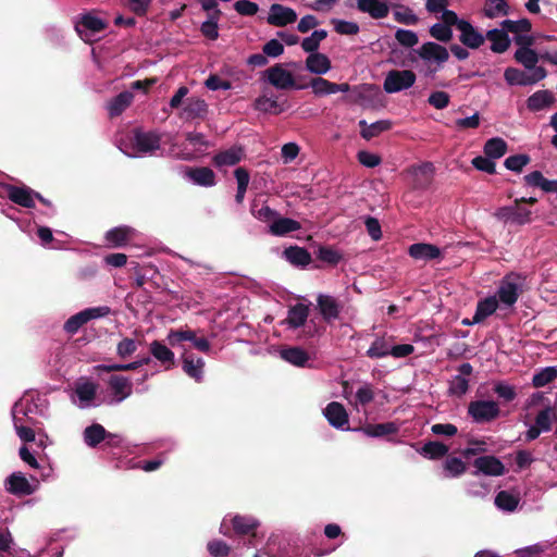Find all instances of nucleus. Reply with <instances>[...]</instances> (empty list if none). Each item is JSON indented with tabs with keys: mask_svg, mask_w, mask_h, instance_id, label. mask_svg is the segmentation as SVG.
<instances>
[{
	"mask_svg": "<svg viewBox=\"0 0 557 557\" xmlns=\"http://www.w3.org/2000/svg\"><path fill=\"white\" fill-rule=\"evenodd\" d=\"M259 527L258 520L249 516H240L236 515L227 521V519H223L220 525V533L225 536L231 537L232 532L234 531L237 535H250L249 544H252V539L257 536V528Z\"/></svg>",
	"mask_w": 557,
	"mask_h": 557,
	"instance_id": "nucleus-1",
	"label": "nucleus"
},
{
	"mask_svg": "<svg viewBox=\"0 0 557 557\" xmlns=\"http://www.w3.org/2000/svg\"><path fill=\"white\" fill-rule=\"evenodd\" d=\"M264 79L273 87L282 90L305 89L307 85H297L293 74L277 63L267 69L263 73Z\"/></svg>",
	"mask_w": 557,
	"mask_h": 557,
	"instance_id": "nucleus-2",
	"label": "nucleus"
},
{
	"mask_svg": "<svg viewBox=\"0 0 557 557\" xmlns=\"http://www.w3.org/2000/svg\"><path fill=\"white\" fill-rule=\"evenodd\" d=\"M416 78V73L411 70H392L386 74L383 88L387 94L399 92L410 88Z\"/></svg>",
	"mask_w": 557,
	"mask_h": 557,
	"instance_id": "nucleus-3",
	"label": "nucleus"
},
{
	"mask_svg": "<svg viewBox=\"0 0 557 557\" xmlns=\"http://www.w3.org/2000/svg\"><path fill=\"white\" fill-rule=\"evenodd\" d=\"M500 413L497 403L493 400H473L468 406V414L476 423L495 420Z\"/></svg>",
	"mask_w": 557,
	"mask_h": 557,
	"instance_id": "nucleus-4",
	"label": "nucleus"
},
{
	"mask_svg": "<svg viewBox=\"0 0 557 557\" xmlns=\"http://www.w3.org/2000/svg\"><path fill=\"white\" fill-rule=\"evenodd\" d=\"M473 467L475 471L473 475L482 473L488 476H500L506 473V468L502 460L493 455L481 456L474 459Z\"/></svg>",
	"mask_w": 557,
	"mask_h": 557,
	"instance_id": "nucleus-5",
	"label": "nucleus"
},
{
	"mask_svg": "<svg viewBox=\"0 0 557 557\" xmlns=\"http://www.w3.org/2000/svg\"><path fill=\"white\" fill-rule=\"evenodd\" d=\"M0 187L12 202L27 209L35 208L33 189L25 186L18 187L11 184H1Z\"/></svg>",
	"mask_w": 557,
	"mask_h": 557,
	"instance_id": "nucleus-6",
	"label": "nucleus"
},
{
	"mask_svg": "<svg viewBox=\"0 0 557 557\" xmlns=\"http://www.w3.org/2000/svg\"><path fill=\"white\" fill-rule=\"evenodd\" d=\"M317 308L322 319L327 324H332L339 318L342 305L331 295L319 294L317 297Z\"/></svg>",
	"mask_w": 557,
	"mask_h": 557,
	"instance_id": "nucleus-7",
	"label": "nucleus"
},
{
	"mask_svg": "<svg viewBox=\"0 0 557 557\" xmlns=\"http://www.w3.org/2000/svg\"><path fill=\"white\" fill-rule=\"evenodd\" d=\"M106 27L107 23L91 13L83 14L81 20L75 24V30L85 41L89 40V34L102 32Z\"/></svg>",
	"mask_w": 557,
	"mask_h": 557,
	"instance_id": "nucleus-8",
	"label": "nucleus"
},
{
	"mask_svg": "<svg viewBox=\"0 0 557 557\" xmlns=\"http://www.w3.org/2000/svg\"><path fill=\"white\" fill-rule=\"evenodd\" d=\"M161 136L157 132H134V146L138 152L152 153L160 149Z\"/></svg>",
	"mask_w": 557,
	"mask_h": 557,
	"instance_id": "nucleus-9",
	"label": "nucleus"
},
{
	"mask_svg": "<svg viewBox=\"0 0 557 557\" xmlns=\"http://www.w3.org/2000/svg\"><path fill=\"white\" fill-rule=\"evenodd\" d=\"M297 21V14L295 10L284 7L278 3H274L270 8V12L267 18V22L270 25L276 27H284L288 24L295 23Z\"/></svg>",
	"mask_w": 557,
	"mask_h": 557,
	"instance_id": "nucleus-10",
	"label": "nucleus"
},
{
	"mask_svg": "<svg viewBox=\"0 0 557 557\" xmlns=\"http://www.w3.org/2000/svg\"><path fill=\"white\" fill-rule=\"evenodd\" d=\"M513 277L517 278L518 276L515 274L506 275L497 290L499 301L508 307L513 306L519 298V285L512 281Z\"/></svg>",
	"mask_w": 557,
	"mask_h": 557,
	"instance_id": "nucleus-11",
	"label": "nucleus"
},
{
	"mask_svg": "<svg viewBox=\"0 0 557 557\" xmlns=\"http://www.w3.org/2000/svg\"><path fill=\"white\" fill-rule=\"evenodd\" d=\"M307 87H311L312 91L315 96H326L332 95L336 92H347L350 89V86L348 83L343 84H336L333 82H330L321 76L313 77L310 79L308 84H306Z\"/></svg>",
	"mask_w": 557,
	"mask_h": 557,
	"instance_id": "nucleus-12",
	"label": "nucleus"
},
{
	"mask_svg": "<svg viewBox=\"0 0 557 557\" xmlns=\"http://www.w3.org/2000/svg\"><path fill=\"white\" fill-rule=\"evenodd\" d=\"M414 52L424 61H435L438 64L445 63L449 59V52L444 47L433 41L423 44Z\"/></svg>",
	"mask_w": 557,
	"mask_h": 557,
	"instance_id": "nucleus-13",
	"label": "nucleus"
},
{
	"mask_svg": "<svg viewBox=\"0 0 557 557\" xmlns=\"http://www.w3.org/2000/svg\"><path fill=\"white\" fill-rule=\"evenodd\" d=\"M184 174L198 186L211 187L216 184L215 173L208 166H186Z\"/></svg>",
	"mask_w": 557,
	"mask_h": 557,
	"instance_id": "nucleus-14",
	"label": "nucleus"
},
{
	"mask_svg": "<svg viewBox=\"0 0 557 557\" xmlns=\"http://www.w3.org/2000/svg\"><path fill=\"white\" fill-rule=\"evenodd\" d=\"M408 253L414 260L432 261L443 258L442 250L433 244L416 243L409 246Z\"/></svg>",
	"mask_w": 557,
	"mask_h": 557,
	"instance_id": "nucleus-15",
	"label": "nucleus"
},
{
	"mask_svg": "<svg viewBox=\"0 0 557 557\" xmlns=\"http://www.w3.org/2000/svg\"><path fill=\"white\" fill-rule=\"evenodd\" d=\"M459 30L461 33L459 40L467 48L478 49L485 41V36L479 33L478 29L468 21L461 22L459 25Z\"/></svg>",
	"mask_w": 557,
	"mask_h": 557,
	"instance_id": "nucleus-16",
	"label": "nucleus"
},
{
	"mask_svg": "<svg viewBox=\"0 0 557 557\" xmlns=\"http://www.w3.org/2000/svg\"><path fill=\"white\" fill-rule=\"evenodd\" d=\"M5 490L16 496H28L35 491L29 481L21 472H14L7 478Z\"/></svg>",
	"mask_w": 557,
	"mask_h": 557,
	"instance_id": "nucleus-17",
	"label": "nucleus"
},
{
	"mask_svg": "<svg viewBox=\"0 0 557 557\" xmlns=\"http://www.w3.org/2000/svg\"><path fill=\"white\" fill-rule=\"evenodd\" d=\"M323 413L329 423L336 429H344L348 424V413L341 403H330L323 410Z\"/></svg>",
	"mask_w": 557,
	"mask_h": 557,
	"instance_id": "nucleus-18",
	"label": "nucleus"
},
{
	"mask_svg": "<svg viewBox=\"0 0 557 557\" xmlns=\"http://www.w3.org/2000/svg\"><path fill=\"white\" fill-rule=\"evenodd\" d=\"M134 235V228L123 225L109 230L104 238L110 247L120 248L127 245Z\"/></svg>",
	"mask_w": 557,
	"mask_h": 557,
	"instance_id": "nucleus-19",
	"label": "nucleus"
},
{
	"mask_svg": "<svg viewBox=\"0 0 557 557\" xmlns=\"http://www.w3.org/2000/svg\"><path fill=\"white\" fill-rule=\"evenodd\" d=\"M434 170V165L431 162H424L418 166L412 168V187L414 189L421 190L426 189L433 181Z\"/></svg>",
	"mask_w": 557,
	"mask_h": 557,
	"instance_id": "nucleus-20",
	"label": "nucleus"
},
{
	"mask_svg": "<svg viewBox=\"0 0 557 557\" xmlns=\"http://www.w3.org/2000/svg\"><path fill=\"white\" fill-rule=\"evenodd\" d=\"M287 100L278 102L273 96L263 92L253 101V109L262 113L280 114L286 110Z\"/></svg>",
	"mask_w": 557,
	"mask_h": 557,
	"instance_id": "nucleus-21",
	"label": "nucleus"
},
{
	"mask_svg": "<svg viewBox=\"0 0 557 557\" xmlns=\"http://www.w3.org/2000/svg\"><path fill=\"white\" fill-rule=\"evenodd\" d=\"M357 9L375 20L384 18L389 13L387 3L382 0H357Z\"/></svg>",
	"mask_w": 557,
	"mask_h": 557,
	"instance_id": "nucleus-22",
	"label": "nucleus"
},
{
	"mask_svg": "<svg viewBox=\"0 0 557 557\" xmlns=\"http://www.w3.org/2000/svg\"><path fill=\"white\" fill-rule=\"evenodd\" d=\"M134 95L128 91H122L115 97H113L107 103V110L110 119H114L120 116L133 102Z\"/></svg>",
	"mask_w": 557,
	"mask_h": 557,
	"instance_id": "nucleus-23",
	"label": "nucleus"
},
{
	"mask_svg": "<svg viewBox=\"0 0 557 557\" xmlns=\"http://www.w3.org/2000/svg\"><path fill=\"white\" fill-rule=\"evenodd\" d=\"M358 125L360 127L361 137L366 140H370L382 133L389 131L393 123L389 120H381L372 124H368L366 120H360Z\"/></svg>",
	"mask_w": 557,
	"mask_h": 557,
	"instance_id": "nucleus-24",
	"label": "nucleus"
},
{
	"mask_svg": "<svg viewBox=\"0 0 557 557\" xmlns=\"http://www.w3.org/2000/svg\"><path fill=\"white\" fill-rule=\"evenodd\" d=\"M485 39L492 42L491 50L495 53H504L510 47V38L507 32L502 28H493L486 32Z\"/></svg>",
	"mask_w": 557,
	"mask_h": 557,
	"instance_id": "nucleus-25",
	"label": "nucleus"
},
{
	"mask_svg": "<svg viewBox=\"0 0 557 557\" xmlns=\"http://www.w3.org/2000/svg\"><path fill=\"white\" fill-rule=\"evenodd\" d=\"M399 428L395 422H385L371 424L368 423L359 429L364 435L369 437H385L388 435H395Z\"/></svg>",
	"mask_w": 557,
	"mask_h": 557,
	"instance_id": "nucleus-26",
	"label": "nucleus"
},
{
	"mask_svg": "<svg viewBox=\"0 0 557 557\" xmlns=\"http://www.w3.org/2000/svg\"><path fill=\"white\" fill-rule=\"evenodd\" d=\"M332 67L331 60L327 55L315 52L311 53L306 59V69L313 74L322 75L327 73Z\"/></svg>",
	"mask_w": 557,
	"mask_h": 557,
	"instance_id": "nucleus-27",
	"label": "nucleus"
},
{
	"mask_svg": "<svg viewBox=\"0 0 557 557\" xmlns=\"http://www.w3.org/2000/svg\"><path fill=\"white\" fill-rule=\"evenodd\" d=\"M283 256L290 264L296 267H307L312 261L310 252L306 248L299 246H289L285 248Z\"/></svg>",
	"mask_w": 557,
	"mask_h": 557,
	"instance_id": "nucleus-28",
	"label": "nucleus"
},
{
	"mask_svg": "<svg viewBox=\"0 0 557 557\" xmlns=\"http://www.w3.org/2000/svg\"><path fill=\"white\" fill-rule=\"evenodd\" d=\"M109 437L117 436L107 432L106 429L99 423H94L87 426L84 431V441L89 447H96Z\"/></svg>",
	"mask_w": 557,
	"mask_h": 557,
	"instance_id": "nucleus-29",
	"label": "nucleus"
},
{
	"mask_svg": "<svg viewBox=\"0 0 557 557\" xmlns=\"http://www.w3.org/2000/svg\"><path fill=\"white\" fill-rule=\"evenodd\" d=\"M108 383L117 401L124 400L132 394V382L125 376L112 375Z\"/></svg>",
	"mask_w": 557,
	"mask_h": 557,
	"instance_id": "nucleus-30",
	"label": "nucleus"
},
{
	"mask_svg": "<svg viewBox=\"0 0 557 557\" xmlns=\"http://www.w3.org/2000/svg\"><path fill=\"white\" fill-rule=\"evenodd\" d=\"M205 366V361L195 357L194 354H184L183 355V370L184 372L199 382L202 379V368Z\"/></svg>",
	"mask_w": 557,
	"mask_h": 557,
	"instance_id": "nucleus-31",
	"label": "nucleus"
},
{
	"mask_svg": "<svg viewBox=\"0 0 557 557\" xmlns=\"http://www.w3.org/2000/svg\"><path fill=\"white\" fill-rule=\"evenodd\" d=\"M301 225L298 221L290 218L276 216L270 225V233L274 236H285L288 233L298 231Z\"/></svg>",
	"mask_w": 557,
	"mask_h": 557,
	"instance_id": "nucleus-32",
	"label": "nucleus"
},
{
	"mask_svg": "<svg viewBox=\"0 0 557 557\" xmlns=\"http://www.w3.org/2000/svg\"><path fill=\"white\" fill-rule=\"evenodd\" d=\"M555 101V96L549 90H537L527 100V107L530 111H540L549 107Z\"/></svg>",
	"mask_w": 557,
	"mask_h": 557,
	"instance_id": "nucleus-33",
	"label": "nucleus"
},
{
	"mask_svg": "<svg viewBox=\"0 0 557 557\" xmlns=\"http://www.w3.org/2000/svg\"><path fill=\"white\" fill-rule=\"evenodd\" d=\"M527 185L539 187L545 193H553L557 187V180H547L541 171H533L523 177Z\"/></svg>",
	"mask_w": 557,
	"mask_h": 557,
	"instance_id": "nucleus-34",
	"label": "nucleus"
},
{
	"mask_svg": "<svg viewBox=\"0 0 557 557\" xmlns=\"http://www.w3.org/2000/svg\"><path fill=\"white\" fill-rule=\"evenodd\" d=\"M309 315V307L302 304H297L289 308L286 318V323L290 329H299L305 325Z\"/></svg>",
	"mask_w": 557,
	"mask_h": 557,
	"instance_id": "nucleus-35",
	"label": "nucleus"
},
{
	"mask_svg": "<svg viewBox=\"0 0 557 557\" xmlns=\"http://www.w3.org/2000/svg\"><path fill=\"white\" fill-rule=\"evenodd\" d=\"M243 149L232 147L227 150L221 151L213 157V163L216 166H231L237 164L243 158Z\"/></svg>",
	"mask_w": 557,
	"mask_h": 557,
	"instance_id": "nucleus-36",
	"label": "nucleus"
},
{
	"mask_svg": "<svg viewBox=\"0 0 557 557\" xmlns=\"http://www.w3.org/2000/svg\"><path fill=\"white\" fill-rule=\"evenodd\" d=\"M151 355L161 363L165 364V369H170L174 366V352L164 344L159 341H153L150 344Z\"/></svg>",
	"mask_w": 557,
	"mask_h": 557,
	"instance_id": "nucleus-37",
	"label": "nucleus"
},
{
	"mask_svg": "<svg viewBox=\"0 0 557 557\" xmlns=\"http://www.w3.org/2000/svg\"><path fill=\"white\" fill-rule=\"evenodd\" d=\"M498 308V300L496 297H487L480 300L473 315V323H481L487 317L492 315Z\"/></svg>",
	"mask_w": 557,
	"mask_h": 557,
	"instance_id": "nucleus-38",
	"label": "nucleus"
},
{
	"mask_svg": "<svg viewBox=\"0 0 557 557\" xmlns=\"http://www.w3.org/2000/svg\"><path fill=\"white\" fill-rule=\"evenodd\" d=\"M449 451V447L437 441H429L424 443L419 453L432 460H437L445 457Z\"/></svg>",
	"mask_w": 557,
	"mask_h": 557,
	"instance_id": "nucleus-39",
	"label": "nucleus"
},
{
	"mask_svg": "<svg viewBox=\"0 0 557 557\" xmlns=\"http://www.w3.org/2000/svg\"><path fill=\"white\" fill-rule=\"evenodd\" d=\"M281 357L285 361H287L296 367H304L307 363V361L309 360L308 352L300 347H289V348L283 349L281 351Z\"/></svg>",
	"mask_w": 557,
	"mask_h": 557,
	"instance_id": "nucleus-40",
	"label": "nucleus"
},
{
	"mask_svg": "<svg viewBox=\"0 0 557 557\" xmlns=\"http://www.w3.org/2000/svg\"><path fill=\"white\" fill-rule=\"evenodd\" d=\"M507 143L500 137H493L486 140L484 145V153L488 158L499 159L507 152Z\"/></svg>",
	"mask_w": 557,
	"mask_h": 557,
	"instance_id": "nucleus-41",
	"label": "nucleus"
},
{
	"mask_svg": "<svg viewBox=\"0 0 557 557\" xmlns=\"http://www.w3.org/2000/svg\"><path fill=\"white\" fill-rule=\"evenodd\" d=\"M221 14H222V12L220 10H215L214 12L209 14V18L201 24L200 32L206 38H208L210 40L218 39V37H219L218 22L220 20Z\"/></svg>",
	"mask_w": 557,
	"mask_h": 557,
	"instance_id": "nucleus-42",
	"label": "nucleus"
},
{
	"mask_svg": "<svg viewBox=\"0 0 557 557\" xmlns=\"http://www.w3.org/2000/svg\"><path fill=\"white\" fill-rule=\"evenodd\" d=\"M234 176L237 181V191L235 195V201L237 205H242L245 199V194L249 184L250 175L245 168H237L234 171Z\"/></svg>",
	"mask_w": 557,
	"mask_h": 557,
	"instance_id": "nucleus-43",
	"label": "nucleus"
},
{
	"mask_svg": "<svg viewBox=\"0 0 557 557\" xmlns=\"http://www.w3.org/2000/svg\"><path fill=\"white\" fill-rule=\"evenodd\" d=\"M515 60L527 70H532L540 60L539 53L531 48L518 49L513 54Z\"/></svg>",
	"mask_w": 557,
	"mask_h": 557,
	"instance_id": "nucleus-44",
	"label": "nucleus"
},
{
	"mask_svg": "<svg viewBox=\"0 0 557 557\" xmlns=\"http://www.w3.org/2000/svg\"><path fill=\"white\" fill-rule=\"evenodd\" d=\"M504 78L509 86H530L529 74L517 67H507Z\"/></svg>",
	"mask_w": 557,
	"mask_h": 557,
	"instance_id": "nucleus-45",
	"label": "nucleus"
},
{
	"mask_svg": "<svg viewBox=\"0 0 557 557\" xmlns=\"http://www.w3.org/2000/svg\"><path fill=\"white\" fill-rule=\"evenodd\" d=\"M208 111V106L205 100L200 98H191L188 100L184 112L187 119L203 117Z\"/></svg>",
	"mask_w": 557,
	"mask_h": 557,
	"instance_id": "nucleus-46",
	"label": "nucleus"
},
{
	"mask_svg": "<svg viewBox=\"0 0 557 557\" xmlns=\"http://www.w3.org/2000/svg\"><path fill=\"white\" fill-rule=\"evenodd\" d=\"M327 37V32L324 29L314 30L309 37L301 41V48L308 53H315L320 47V42Z\"/></svg>",
	"mask_w": 557,
	"mask_h": 557,
	"instance_id": "nucleus-47",
	"label": "nucleus"
},
{
	"mask_svg": "<svg viewBox=\"0 0 557 557\" xmlns=\"http://www.w3.org/2000/svg\"><path fill=\"white\" fill-rule=\"evenodd\" d=\"M556 413L554 411V408L548 406L544 409H542L535 417V425L542 431V432H548L552 430L553 421L556 420Z\"/></svg>",
	"mask_w": 557,
	"mask_h": 557,
	"instance_id": "nucleus-48",
	"label": "nucleus"
},
{
	"mask_svg": "<svg viewBox=\"0 0 557 557\" xmlns=\"http://www.w3.org/2000/svg\"><path fill=\"white\" fill-rule=\"evenodd\" d=\"M557 377V369L555 367H546L536 372L532 377V385L536 388L543 387L552 383Z\"/></svg>",
	"mask_w": 557,
	"mask_h": 557,
	"instance_id": "nucleus-49",
	"label": "nucleus"
},
{
	"mask_svg": "<svg viewBox=\"0 0 557 557\" xmlns=\"http://www.w3.org/2000/svg\"><path fill=\"white\" fill-rule=\"evenodd\" d=\"M317 258L330 265H336L342 260V253L331 246H319L314 252Z\"/></svg>",
	"mask_w": 557,
	"mask_h": 557,
	"instance_id": "nucleus-50",
	"label": "nucleus"
},
{
	"mask_svg": "<svg viewBox=\"0 0 557 557\" xmlns=\"http://www.w3.org/2000/svg\"><path fill=\"white\" fill-rule=\"evenodd\" d=\"M509 5L506 0H487L484 9V14L488 18H494L498 15H507Z\"/></svg>",
	"mask_w": 557,
	"mask_h": 557,
	"instance_id": "nucleus-51",
	"label": "nucleus"
},
{
	"mask_svg": "<svg viewBox=\"0 0 557 557\" xmlns=\"http://www.w3.org/2000/svg\"><path fill=\"white\" fill-rule=\"evenodd\" d=\"M502 28L506 32L521 35V33H529L532 29V24L528 18H521L519 21L504 20L500 23Z\"/></svg>",
	"mask_w": 557,
	"mask_h": 557,
	"instance_id": "nucleus-52",
	"label": "nucleus"
},
{
	"mask_svg": "<svg viewBox=\"0 0 557 557\" xmlns=\"http://www.w3.org/2000/svg\"><path fill=\"white\" fill-rule=\"evenodd\" d=\"M519 504V498L507 491H500L495 497V505L506 511H513Z\"/></svg>",
	"mask_w": 557,
	"mask_h": 557,
	"instance_id": "nucleus-53",
	"label": "nucleus"
},
{
	"mask_svg": "<svg viewBox=\"0 0 557 557\" xmlns=\"http://www.w3.org/2000/svg\"><path fill=\"white\" fill-rule=\"evenodd\" d=\"M443 468L447 472L446 475L451 478L460 476L467 471L466 463L458 457H448Z\"/></svg>",
	"mask_w": 557,
	"mask_h": 557,
	"instance_id": "nucleus-54",
	"label": "nucleus"
},
{
	"mask_svg": "<svg viewBox=\"0 0 557 557\" xmlns=\"http://www.w3.org/2000/svg\"><path fill=\"white\" fill-rule=\"evenodd\" d=\"M391 346L384 338H376L367 350L366 355L371 359L383 358L389 355Z\"/></svg>",
	"mask_w": 557,
	"mask_h": 557,
	"instance_id": "nucleus-55",
	"label": "nucleus"
},
{
	"mask_svg": "<svg viewBox=\"0 0 557 557\" xmlns=\"http://www.w3.org/2000/svg\"><path fill=\"white\" fill-rule=\"evenodd\" d=\"M531 161L530 156L524 153L513 154L509 156L505 162L504 165L507 170L520 173L525 165H528Z\"/></svg>",
	"mask_w": 557,
	"mask_h": 557,
	"instance_id": "nucleus-56",
	"label": "nucleus"
},
{
	"mask_svg": "<svg viewBox=\"0 0 557 557\" xmlns=\"http://www.w3.org/2000/svg\"><path fill=\"white\" fill-rule=\"evenodd\" d=\"M190 339H194V331L189 329L170 330L166 336V341L172 347H176L181 345V343Z\"/></svg>",
	"mask_w": 557,
	"mask_h": 557,
	"instance_id": "nucleus-57",
	"label": "nucleus"
},
{
	"mask_svg": "<svg viewBox=\"0 0 557 557\" xmlns=\"http://www.w3.org/2000/svg\"><path fill=\"white\" fill-rule=\"evenodd\" d=\"M429 32L434 39L441 42H448L453 38L451 28L444 23H435L430 27Z\"/></svg>",
	"mask_w": 557,
	"mask_h": 557,
	"instance_id": "nucleus-58",
	"label": "nucleus"
},
{
	"mask_svg": "<svg viewBox=\"0 0 557 557\" xmlns=\"http://www.w3.org/2000/svg\"><path fill=\"white\" fill-rule=\"evenodd\" d=\"M250 211L256 219L262 222L274 221L278 215V213L269 206L263 205L261 208H258L257 201L252 202Z\"/></svg>",
	"mask_w": 557,
	"mask_h": 557,
	"instance_id": "nucleus-59",
	"label": "nucleus"
},
{
	"mask_svg": "<svg viewBox=\"0 0 557 557\" xmlns=\"http://www.w3.org/2000/svg\"><path fill=\"white\" fill-rule=\"evenodd\" d=\"M513 225L522 226L532 222V211L522 205H512Z\"/></svg>",
	"mask_w": 557,
	"mask_h": 557,
	"instance_id": "nucleus-60",
	"label": "nucleus"
},
{
	"mask_svg": "<svg viewBox=\"0 0 557 557\" xmlns=\"http://www.w3.org/2000/svg\"><path fill=\"white\" fill-rule=\"evenodd\" d=\"M468 389L469 381L461 375L454 376L453 380L449 382L448 392L450 395L460 397L465 395L468 392Z\"/></svg>",
	"mask_w": 557,
	"mask_h": 557,
	"instance_id": "nucleus-61",
	"label": "nucleus"
},
{
	"mask_svg": "<svg viewBox=\"0 0 557 557\" xmlns=\"http://www.w3.org/2000/svg\"><path fill=\"white\" fill-rule=\"evenodd\" d=\"M207 549L212 557H226L231 552V546L222 540H212L208 542Z\"/></svg>",
	"mask_w": 557,
	"mask_h": 557,
	"instance_id": "nucleus-62",
	"label": "nucleus"
},
{
	"mask_svg": "<svg viewBox=\"0 0 557 557\" xmlns=\"http://www.w3.org/2000/svg\"><path fill=\"white\" fill-rule=\"evenodd\" d=\"M396 40L404 47L412 48L419 41L418 35L409 29L399 28L395 33Z\"/></svg>",
	"mask_w": 557,
	"mask_h": 557,
	"instance_id": "nucleus-63",
	"label": "nucleus"
},
{
	"mask_svg": "<svg viewBox=\"0 0 557 557\" xmlns=\"http://www.w3.org/2000/svg\"><path fill=\"white\" fill-rule=\"evenodd\" d=\"M394 20L405 25H416L419 21L412 10L405 7H400V10L394 12Z\"/></svg>",
	"mask_w": 557,
	"mask_h": 557,
	"instance_id": "nucleus-64",
	"label": "nucleus"
}]
</instances>
